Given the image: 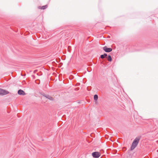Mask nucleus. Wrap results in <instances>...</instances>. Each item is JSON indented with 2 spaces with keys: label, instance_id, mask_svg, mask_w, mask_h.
<instances>
[{
  "label": "nucleus",
  "instance_id": "1",
  "mask_svg": "<svg viewBox=\"0 0 158 158\" xmlns=\"http://www.w3.org/2000/svg\"><path fill=\"white\" fill-rule=\"evenodd\" d=\"M140 139V137L138 136L134 140L133 142L132 143L131 148V150H133L137 146L138 144L139 140Z\"/></svg>",
  "mask_w": 158,
  "mask_h": 158
},
{
  "label": "nucleus",
  "instance_id": "2",
  "mask_svg": "<svg viewBox=\"0 0 158 158\" xmlns=\"http://www.w3.org/2000/svg\"><path fill=\"white\" fill-rule=\"evenodd\" d=\"M9 93V92L7 90L0 88V95L3 96Z\"/></svg>",
  "mask_w": 158,
  "mask_h": 158
},
{
  "label": "nucleus",
  "instance_id": "3",
  "mask_svg": "<svg viewBox=\"0 0 158 158\" xmlns=\"http://www.w3.org/2000/svg\"><path fill=\"white\" fill-rule=\"evenodd\" d=\"M101 155V154L98 152H94L92 153V156L94 157L97 158L99 157Z\"/></svg>",
  "mask_w": 158,
  "mask_h": 158
},
{
  "label": "nucleus",
  "instance_id": "4",
  "mask_svg": "<svg viewBox=\"0 0 158 158\" xmlns=\"http://www.w3.org/2000/svg\"><path fill=\"white\" fill-rule=\"evenodd\" d=\"M104 50L106 52H110L112 51V49L110 48H108L105 46L103 48Z\"/></svg>",
  "mask_w": 158,
  "mask_h": 158
},
{
  "label": "nucleus",
  "instance_id": "5",
  "mask_svg": "<svg viewBox=\"0 0 158 158\" xmlns=\"http://www.w3.org/2000/svg\"><path fill=\"white\" fill-rule=\"evenodd\" d=\"M18 93L19 94L21 95H24L25 94L24 92L21 89H19L18 91Z\"/></svg>",
  "mask_w": 158,
  "mask_h": 158
},
{
  "label": "nucleus",
  "instance_id": "6",
  "mask_svg": "<svg viewBox=\"0 0 158 158\" xmlns=\"http://www.w3.org/2000/svg\"><path fill=\"white\" fill-rule=\"evenodd\" d=\"M44 96L46 98L50 100H53V98L48 95H44Z\"/></svg>",
  "mask_w": 158,
  "mask_h": 158
},
{
  "label": "nucleus",
  "instance_id": "7",
  "mask_svg": "<svg viewBox=\"0 0 158 158\" xmlns=\"http://www.w3.org/2000/svg\"><path fill=\"white\" fill-rule=\"evenodd\" d=\"M107 56V54L106 53H104L103 55H101L100 57L103 59L105 58H106Z\"/></svg>",
  "mask_w": 158,
  "mask_h": 158
},
{
  "label": "nucleus",
  "instance_id": "8",
  "mask_svg": "<svg viewBox=\"0 0 158 158\" xmlns=\"http://www.w3.org/2000/svg\"><path fill=\"white\" fill-rule=\"evenodd\" d=\"M107 60L109 61H112V58L109 55L107 57Z\"/></svg>",
  "mask_w": 158,
  "mask_h": 158
},
{
  "label": "nucleus",
  "instance_id": "9",
  "mask_svg": "<svg viewBox=\"0 0 158 158\" xmlns=\"http://www.w3.org/2000/svg\"><path fill=\"white\" fill-rule=\"evenodd\" d=\"M47 7H48L47 5H46L45 6H42L41 7V8H40V9H41L44 10V9H46Z\"/></svg>",
  "mask_w": 158,
  "mask_h": 158
},
{
  "label": "nucleus",
  "instance_id": "10",
  "mask_svg": "<svg viewBox=\"0 0 158 158\" xmlns=\"http://www.w3.org/2000/svg\"><path fill=\"white\" fill-rule=\"evenodd\" d=\"M98 96L97 95L95 94L94 96V100L96 101L98 100Z\"/></svg>",
  "mask_w": 158,
  "mask_h": 158
}]
</instances>
